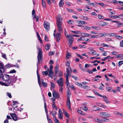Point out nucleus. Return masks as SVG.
Returning <instances> with one entry per match:
<instances>
[{
    "instance_id": "10",
    "label": "nucleus",
    "mask_w": 123,
    "mask_h": 123,
    "mask_svg": "<svg viewBox=\"0 0 123 123\" xmlns=\"http://www.w3.org/2000/svg\"><path fill=\"white\" fill-rule=\"evenodd\" d=\"M58 118L61 119L63 118V114L60 109H59L58 114Z\"/></svg>"
},
{
    "instance_id": "58",
    "label": "nucleus",
    "mask_w": 123,
    "mask_h": 123,
    "mask_svg": "<svg viewBox=\"0 0 123 123\" xmlns=\"http://www.w3.org/2000/svg\"><path fill=\"white\" fill-rule=\"evenodd\" d=\"M79 46L82 48H84L86 47V46L85 45H79Z\"/></svg>"
},
{
    "instance_id": "43",
    "label": "nucleus",
    "mask_w": 123,
    "mask_h": 123,
    "mask_svg": "<svg viewBox=\"0 0 123 123\" xmlns=\"http://www.w3.org/2000/svg\"><path fill=\"white\" fill-rule=\"evenodd\" d=\"M72 32L74 33H75L76 34H81V32L80 31H72Z\"/></svg>"
},
{
    "instance_id": "31",
    "label": "nucleus",
    "mask_w": 123,
    "mask_h": 123,
    "mask_svg": "<svg viewBox=\"0 0 123 123\" xmlns=\"http://www.w3.org/2000/svg\"><path fill=\"white\" fill-rule=\"evenodd\" d=\"M123 64V61H120L118 62V63L117 65L119 67L122 64Z\"/></svg>"
},
{
    "instance_id": "35",
    "label": "nucleus",
    "mask_w": 123,
    "mask_h": 123,
    "mask_svg": "<svg viewBox=\"0 0 123 123\" xmlns=\"http://www.w3.org/2000/svg\"><path fill=\"white\" fill-rule=\"evenodd\" d=\"M98 17L100 19H102L104 18V17L100 14L98 15Z\"/></svg>"
},
{
    "instance_id": "18",
    "label": "nucleus",
    "mask_w": 123,
    "mask_h": 123,
    "mask_svg": "<svg viewBox=\"0 0 123 123\" xmlns=\"http://www.w3.org/2000/svg\"><path fill=\"white\" fill-rule=\"evenodd\" d=\"M71 94V92H70L69 89H68L67 91V94L68 96L67 99H70Z\"/></svg>"
},
{
    "instance_id": "64",
    "label": "nucleus",
    "mask_w": 123,
    "mask_h": 123,
    "mask_svg": "<svg viewBox=\"0 0 123 123\" xmlns=\"http://www.w3.org/2000/svg\"><path fill=\"white\" fill-rule=\"evenodd\" d=\"M118 2L120 3L121 5L123 6V2L120 1H118Z\"/></svg>"
},
{
    "instance_id": "55",
    "label": "nucleus",
    "mask_w": 123,
    "mask_h": 123,
    "mask_svg": "<svg viewBox=\"0 0 123 123\" xmlns=\"http://www.w3.org/2000/svg\"><path fill=\"white\" fill-rule=\"evenodd\" d=\"M44 39L45 41H48L49 40L48 39V37L46 36L45 35V38H44Z\"/></svg>"
},
{
    "instance_id": "32",
    "label": "nucleus",
    "mask_w": 123,
    "mask_h": 123,
    "mask_svg": "<svg viewBox=\"0 0 123 123\" xmlns=\"http://www.w3.org/2000/svg\"><path fill=\"white\" fill-rule=\"evenodd\" d=\"M102 121H103L105 122H108L109 121V119L107 118H103V119H102Z\"/></svg>"
},
{
    "instance_id": "56",
    "label": "nucleus",
    "mask_w": 123,
    "mask_h": 123,
    "mask_svg": "<svg viewBox=\"0 0 123 123\" xmlns=\"http://www.w3.org/2000/svg\"><path fill=\"white\" fill-rule=\"evenodd\" d=\"M106 89L107 91H110L111 90V88L109 86V88L106 87Z\"/></svg>"
},
{
    "instance_id": "24",
    "label": "nucleus",
    "mask_w": 123,
    "mask_h": 123,
    "mask_svg": "<svg viewBox=\"0 0 123 123\" xmlns=\"http://www.w3.org/2000/svg\"><path fill=\"white\" fill-rule=\"evenodd\" d=\"M101 23H102V24H100V25L101 26L107 25L108 24V23L104 22H102Z\"/></svg>"
},
{
    "instance_id": "6",
    "label": "nucleus",
    "mask_w": 123,
    "mask_h": 123,
    "mask_svg": "<svg viewBox=\"0 0 123 123\" xmlns=\"http://www.w3.org/2000/svg\"><path fill=\"white\" fill-rule=\"evenodd\" d=\"M52 94L53 96L57 99H59L60 98V95L58 92L55 90H53Z\"/></svg>"
},
{
    "instance_id": "53",
    "label": "nucleus",
    "mask_w": 123,
    "mask_h": 123,
    "mask_svg": "<svg viewBox=\"0 0 123 123\" xmlns=\"http://www.w3.org/2000/svg\"><path fill=\"white\" fill-rule=\"evenodd\" d=\"M111 53L113 55H117V54L118 53H117V52L114 51V52H111Z\"/></svg>"
},
{
    "instance_id": "41",
    "label": "nucleus",
    "mask_w": 123,
    "mask_h": 123,
    "mask_svg": "<svg viewBox=\"0 0 123 123\" xmlns=\"http://www.w3.org/2000/svg\"><path fill=\"white\" fill-rule=\"evenodd\" d=\"M84 89H86V90H88L90 89V88L87 85L85 86H84L83 87Z\"/></svg>"
},
{
    "instance_id": "2",
    "label": "nucleus",
    "mask_w": 123,
    "mask_h": 123,
    "mask_svg": "<svg viewBox=\"0 0 123 123\" xmlns=\"http://www.w3.org/2000/svg\"><path fill=\"white\" fill-rule=\"evenodd\" d=\"M61 15L58 14L57 16V25L58 31L60 32H62V19L61 18Z\"/></svg>"
},
{
    "instance_id": "27",
    "label": "nucleus",
    "mask_w": 123,
    "mask_h": 123,
    "mask_svg": "<svg viewBox=\"0 0 123 123\" xmlns=\"http://www.w3.org/2000/svg\"><path fill=\"white\" fill-rule=\"evenodd\" d=\"M49 70V69L48 68L47 70L45 71H43L42 72V73L43 75L45 74L46 76L48 74V71Z\"/></svg>"
},
{
    "instance_id": "9",
    "label": "nucleus",
    "mask_w": 123,
    "mask_h": 123,
    "mask_svg": "<svg viewBox=\"0 0 123 123\" xmlns=\"http://www.w3.org/2000/svg\"><path fill=\"white\" fill-rule=\"evenodd\" d=\"M99 96L100 97H102L104 98L103 100L107 104H109L110 102L108 101V98L105 96H102L100 94H98Z\"/></svg>"
},
{
    "instance_id": "60",
    "label": "nucleus",
    "mask_w": 123,
    "mask_h": 123,
    "mask_svg": "<svg viewBox=\"0 0 123 123\" xmlns=\"http://www.w3.org/2000/svg\"><path fill=\"white\" fill-rule=\"evenodd\" d=\"M84 111H86L88 110V108L86 106H84V108L82 109Z\"/></svg>"
},
{
    "instance_id": "52",
    "label": "nucleus",
    "mask_w": 123,
    "mask_h": 123,
    "mask_svg": "<svg viewBox=\"0 0 123 123\" xmlns=\"http://www.w3.org/2000/svg\"><path fill=\"white\" fill-rule=\"evenodd\" d=\"M16 71L14 69H13V70L10 71L9 73H16Z\"/></svg>"
},
{
    "instance_id": "21",
    "label": "nucleus",
    "mask_w": 123,
    "mask_h": 123,
    "mask_svg": "<svg viewBox=\"0 0 123 123\" xmlns=\"http://www.w3.org/2000/svg\"><path fill=\"white\" fill-rule=\"evenodd\" d=\"M114 58V57H111V56H107V57L104 58V59H101V60L102 61H105L106 60V59H113Z\"/></svg>"
},
{
    "instance_id": "61",
    "label": "nucleus",
    "mask_w": 123,
    "mask_h": 123,
    "mask_svg": "<svg viewBox=\"0 0 123 123\" xmlns=\"http://www.w3.org/2000/svg\"><path fill=\"white\" fill-rule=\"evenodd\" d=\"M83 19L84 20H88L89 19V18H88L87 17L85 16V17H83Z\"/></svg>"
},
{
    "instance_id": "39",
    "label": "nucleus",
    "mask_w": 123,
    "mask_h": 123,
    "mask_svg": "<svg viewBox=\"0 0 123 123\" xmlns=\"http://www.w3.org/2000/svg\"><path fill=\"white\" fill-rule=\"evenodd\" d=\"M116 58H121L122 57H123V54H119L117 55L116 56Z\"/></svg>"
},
{
    "instance_id": "12",
    "label": "nucleus",
    "mask_w": 123,
    "mask_h": 123,
    "mask_svg": "<svg viewBox=\"0 0 123 123\" xmlns=\"http://www.w3.org/2000/svg\"><path fill=\"white\" fill-rule=\"evenodd\" d=\"M54 36L56 38L57 41L58 42L60 40V37H61V33H57L56 36H55V33L54 34Z\"/></svg>"
},
{
    "instance_id": "25",
    "label": "nucleus",
    "mask_w": 123,
    "mask_h": 123,
    "mask_svg": "<svg viewBox=\"0 0 123 123\" xmlns=\"http://www.w3.org/2000/svg\"><path fill=\"white\" fill-rule=\"evenodd\" d=\"M57 113V112L54 111L53 110H52L51 111L50 113V114H51L52 116L56 115Z\"/></svg>"
},
{
    "instance_id": "26",
    "label": "nucleus",
    "mask_w": 123,
    "mask_h": 123,
    "mask_svg": "<svg viewBox=\"0 0 123 123\" xmlns=\"http://www.w3.org/2000/svg\"><path fill=\"white\" fill-rule=\"evenodd\" d=\"M115 37L118 39H121L123 38V37L118 35H115Z\"/></svg>"
},
{
    "instance_id": "29",
    "label": "nucleus",
    "mask_w": 123,
    "mask_h": 123,
    "mask_svg": "<svg viewBox=\"0 0 123 123\" xmlns=\"http://www.w3.org/2000/svg\"><path fill=\"white\" fill-rule=\"evenodd\" d=\"M75 85L78 86H79L82 87V85L80 83H78L77 82H75Z\"/></svg>"
},
{
    "instance_id": "49",
    "label": "nucleus",
    "mask_w": 123,
    "mask_h": 123,
    "mask_svg": "<svg viewBox=\"0 0 123 123\" xmlns=\"http://www.w3.org/2000/svg\"><path fill=\"white\" fill-rule=\"evenodd\" d=\"M70 56V54L69 53H68L66 56V59H68Z\"/></svg>"
},
{
    "instance_id": "48",
    "label": "nucleus",
    "mask_w": 123,
    "mask_h": 123,
    "mask_svg": "<svg viewBox=\"0 0 123 123\" xmlns=\"http://www.w3.org/2000/svg\"><path fill=\"white\" fill-rule=\"evenodd\" d=\"M118 18H121L122 17H123V13H121L120 15L117 16Z\"/></svg>"
},
{
    "instance_id": "11",
    "label": "nucleus",
    "mask_w": 123,
    "mask_h": 123,
    "mask_svg": "<svg viewBox=\"0 0 123 123\" xmlns=\"http://www.w3.org/2000/svg\"><path fill=\"white\" fill-rule=\"evenodd\" d=\"M57 81L59 86H63V83L62 78H60L59 80H57Z\"/></svg>"
},
{
    "instance_id": "40",
    "label": "nucleus",
    "mask_w": 123,
    "mask_h": 123,
    "mask_svg": "<svg viewBox=\"0 0 123 123\" xmlns=\"http://www.w3.org/2000/svg\"><path fill=\"white\" fill-rule=\"evenodd\" d=\"M101 45L103 47H109V46L107 44H106L104 43H102L101 44Z\"/></svg>"
},
{
    "instance_id": "34",
    "label": "nucleus",
    "mask_w": 123,
    "mask_h": 123,
    "mask_svg": "<svg viewBox=\"0 0 123 123\" xmlns=\"http://www.w3.org/2000/svg\"><path fill=\"white\" fill-rule=\"evenodd\" d=\"M116 34L114 33H109V36L110 37H115Z\"/></svg>"
},
{
    "instance_id": "44",
    "label": "nucleus",
    "mask_w": 123,
    "mask_h": 123,
    "mask_svg": "<svg viewBox=\"0 0 123 123\" xmlns=\"http://www.w3.org/2000/svg\"><path fill=\"white\" fill-rule=\"evenodd\" d=\"M33 16L34 17V18H35L36 21L37 22L38 20V17L37 16H36V15H35L34 16Z\"/></svg>"
},
{
    "instance_id": "20",
    "label": "nucleus",
    "mask_w": 123,
    "mask_h": 123,
    "mask_svg": "<svg viewBox=\"0 0 123 123\" xmlns=\"http://www.w3.org/2000/svg\"><path fill=\"white\" fill-rule=\"evenodd\" d=\"M55 102H53V104L52 105V107L53 109H55L56 110H57V108L55 105Z\"/></svg>"
},
{
    "instance_id": "59",
    "label": "nucleus",
    "mask_w": 123,
    "mask_h": 123,
    "mask_svg": "<svg viewBox=\"0 0 123 123\" xmlns=\"http://www.w3.org/2000/svg\"><path fill=\"white\" fill-rule=\"evenodd\" d=\"M32 14L33 16H34L35 15H36L35 14V11L34 10H33L32 11Z\"/></svg>"
},
{
    "instance_id": "45",
    "label": "nucleus",
    "mask_w": 123,
    "mask_h": 123,
    "mask_svg": "<svg viewBox=\"0 0 123 123\" xmlns=\"http://www.w3.org/2000/svg\"><path fill=\"white\" fill-rule=\"evenodd\" d=\"M120 46L121 47H123V40L120 42Z\"/></svg>"
},
{
    "instance_id": "28",
    "label": "nucleus",
    "mask_w": 123,
    "mask_h": 123,
    "mask_svg": "<svg viewBox=\"0 0 123 123\" xmlns=\"http://www.w3.org/2000/svg\"><path fill=\"white\" fill-rule=\"evenodd\" d=\"M63 86H59V91L62 93L63 92L62 91L63 90Z\"/></svg>"
},
{
    "instance_id": "22",
    "label": "nucleus",
    "mask_w": 123,
    "mask_h": 123,
    "mask_svg": "<svg viewBox=\"0 0 123 123\" xmlns=\"http://www.w3.org/2000/svg\"><path fill=\"white\" fill-rule=\"evenodd\" d=\"M50 48V44H47L45 46V48L47 50H48Z\"/></svg>"
},
{
    "instance_id": "51",
    "label": "nucleus",
    "mask_w": 123,
    "mask_h": 123,
    "mask_svg": "<svg viewBox=\"0 0 123 123\" xmlns=\"http://www.w3.org/2000/svg\"><path fill=\"white\" fill-rule=\"evenodd\" d=\"M7 94L8 96L10 98H11L12 97V96L11 95V94L9 92H7Z\"/></svg>"
},
{
    "instance_id": "50",
    "label": "nucleus",
    "mask_w": 123,
    "mask_h": 123,
    "mask_svg": "<svg viewBox=\"0 0 123 123\" xmlns=\"http://www.w3.org/2000/svg\"><path fill=\"white\" fill-rule=\"evenodd\" d=\"M70 63L68 61H67L66 62V65L67 66L69 67L70 66Z\"/></svg>"
},
{
    "instance_id": "63",
    "label": "nucleus",
    "mask_w": 123,
    "mask_h": 123,
    "mask_svg": "<svg viewBox=\"0 0 123 123\" xmlns=\"http://www.w3.org/2000/svg\"><path fill=\"white\" fill-rule=\"evenodd\" d=\"M55 52L53 51L50 52L49 54V55H53L54 54Z\"/></svg>"
},
{
    "instance_id": "1",
    "label": "nucleus",
    "mask_w": 123,
    "mask_h": 123,
    "mask_svg": "<svg viewBox=\"0 0 123 123\" xmlns=\"http://www.w3.org/2000/svg\"><path fill=\"white\" fill-rule=\"evenodd\" d=\"M3 80L6 83H4L0 81V84L1 85L7 86L13 85V83H15L17 80V77L14 76H10L9 75L5 74L2 77Z\"/></svg>"
},
{
    "instance_id": "3",
    "label": "nucleus",
    "mask_w": 123,
    "mask_h": 123,
    "mask_svg": "<svg viewBox=\"0 0 123 123\" xmlns=\"http://www.w3.org/2000/svg\"><path fill=\"white\" fill-rule=\"evenodd\" d=\"M67 74L65 73L64 75L66 78V83L67 86H68L69 84L68 82V76H71V73L72 72L71 68V67H69L67 68L66 69Z\"/></svg>"
},
{
    "instance_id": "4",
    "label": "nucleus",
    "mask_w": 123,
    "mask_h": 123,
    "mask_svg": "<svg viewBox=\"0 0 123 123\" xmlns=\"http://www.w3.org/2000/svg\"><path fill=\"white\" fill-rule=\"evenodd\" d=\"M38 53L37 58L38 62L40 63L42 61L43 54L42 52V50L40 48L38 49Z\"/></svg>"
},
{
    "instance_id": "42",
    "label": "nucleus",
    "mask_w": 123,
    "mask_h": 123,
    "mask_svg": "<svg viewBox=\"0 0 123 123\" xmlns=\"http://www.w3.org/2000/svg\"><path fill=\"white\" fill-rule=\"evenodd\" d=\"M42 84L43 87H46L47 86V84L46 82H43V83Z\"/></svg>"
},
{
    "instance_id": "17",
    "label": "nucleus",
    "mask_w": 123,
    "mask_h": 123,
    "mask_svg": "<svg viewBox=\"0 0 123 123\" xmlns=\"http://www.w3.org/2000/svg\"><path fill=\"white\" fill-rule=\"evenodd\" d=\"M63 113L64 114L66 117L67 118H68L69 116V115L68 113L64 109H63Z\"/></svg>"
},
{
    "instance_id": "5",
    "label": "nucleus",
    "mask_w": 123,
    "mask_h": 123,
    "mask_svg": "<svg viewBox=\"0 0 123 123\" xmlns=\"http://www.w3.org/2000/svg\"><path fill=\"white\" fill-rule=\"evenodd\" d=\"M66 37L69 38L68 44L69 47H70L72 44L73 41V36H71V35H68L67 36H66Z\"/></svg>"
},
{
    "instance_id": "37",
    "label": "nucleus",
    "mask_w": 123,
    "mask_h": 123,
    "mask_svg": "<svg viewBox=\"0 0 123 123\" xmlns=\"http://www.w3.org/2000/svg\"><path fill=\"white\" fill-rule=\"evenodd\" d=\"M83 34H84V36H83L84 37H84H87L88 36H89L90 37V36L91 35V34H88L87 33H83Z\"/></svg>"
},
{
    "instance_id": "19",
    "label": "nucleus",
    "mask_w": 123,
    "mask_h": 123,
    "mask_svg": "<svg viewBox=\"0 0 123 123\" xmlns=\"http://www.w3.org/2000/svg\"><path fill=\"white\" fill-rule=\"evenodd\" d=\"M100 34V37H105L106 36H109V33H105L103 34L102 33H99Z\"/></svg>"
},
{
    "instance_id": "46",
    "label": "nucleus",
    "mask_w": 123,
    "mask_h": 123,
    "mask_svg": "<svg viewBox=\"0 0 123 123\" xmlns=\"http://www.w3.org/2000/svg\"><path fill=\"white\" fill-rule=\"evenodd\" d=\"M71 76L75 80H78V78L74 75Z\"/></svg>"
},
{
    "instance_id": "38",
    "label": "nucleus",
    "mask_w": 123,
    "mask_h": 123,
    "mask_svg": "<svg viewBox=\"0 0 123 123\" xmlns=\"http://www.w3.org/2000/svg\"><path fill=\"white\" fill-rule=\"evenodd\" d=\"M64 4V2H63L60 1L59 3V6L60 7L62 6Z\"/></svg>"
},
{
    "instance_id": "8",
    "label": "nucleus",
    "mask_w": 123,
    "mask_h": 123,
    "mask_svg": "<svg viewBox=\"0 0 123 123\" xmlns=\"http://www.w3.org/2000/svg\"><path fill=\"white\" fill-rule=\"evenodd\" d=\"M44 26L45 28L47 30H48L50 28V24L49 23L46 21H44Z\"/></svg>"
},
{
    "instance_id": "54",
    "label": "nucleus",
    "mask_w": 123,
    "mask_h": 123,
    "mask_svg": "<svg viewBox=\"0 0 123 123\" xmlns=\"http://www.w3.org/2000/svg\"><path fill=\"white\" fill-rule=\"evenodd\" d=\"M87 72L89 74H92L93 73L92 71L88 69H87Z\"/></svg>"
},
{
    "instance_id": "30",
    "label": "nucleus",
    "mask_w": 123,
    "mask_h": 123,
    "mask_svg": "<svg viewBox=\"0 0 123 123\" xmlns=\"http://www.w3.org/2000/svg\"><path fill=\"white\" fill-rule=\"evenodd\" d=\"M42 3L43 7H45L46 4L45 1L43 0H42Z\"/></svg>"
},
{
    "instance_id": "36",
    "label": "nucleus",
    "mask_w": 123,
    "mask_h": 123,
    "mask_svg": "<svg viewBox=\"0 0 123 123\" xmlns=\"http://www.w3.org/2000/svg\"><path fill=\"white\" fill-rule=\"evenodd\" d=\"M84 40V37L83 36H82L80 37L78 40L77 41L78 42H80V41L81 40Z\"/></svg>"
},
{
    "instance_id": "23",
    "label": "nucleus",
    "mask_w": 123,
    "mask_h": 123,
    "mask_svg": "<svg viewBox=\"0 0 123 123\" xmlns=\"http://www.w3.org/2000/svg\"><path fill=\"white\" fill-rule=\"evenodd\" d=\"M94 119L96 121L99 123H100L102 121V119H101L97 117L95 118Z\"/></svg>"
},
{
    "instance_id": "47",
    "label": "nucleus",
    "mask_w": 123,
    "mask_h": 123,
    "mask_svg": "<svg viewBox=\"0 0 123 123\" xmlns=\"http://www.w3.org/2000/svg\"><path fill=\"white\" fill-rule=\"evenodd\" d=\"M97 52L95 50H92L91 51V53L92 54L95 55L96 54Z\"/></svg>"
},
{
    "instance_id": "13",
    "label": "nucleus",
    "mask_w": 123,
    "mask_h": 123,
    "mask_svg": "<svg viewBox=\"0 0 123 123\" xmlns=\"http://www.w3.org/2000/svg\"><path fill=\"white\" fill-rule=\"evenodd\" d=\"M10 115L14 121H16L17 120V117L15 114L14 113H10Z\"/></svg>"
},
{
    "instance_id": "7",
    "label": "nucleus",
    "mask_w": 123,
    "mask_h": 123,
    "mask_svg": "<svg viewBox=\"0 0 123 123\" xmlns=\"http://www.w3.org/2000/svg\"><path fill=\"white\" fill-rule=\"evenodd\" d=\"M100 116L102 117H110V115L108 113L102 112L100 113Z\"/></svg>"
},
{
    "instance_id": "14",
    "label": "nucleus",
    "mask_w": 123,
    "mask_h": 123,
    "mask_svg": "<svg viewBox=\"0 0 123 123\" xmlns=\"http://www.w3.org/2000/svg\"><path fill=\"white\" fill-rule=\"evenodd\" d=\"M100 34L99 33H98V35H91V34L90 36L89 37L91 38H97L99 37H100Z\"/></svg>"
},
{
    "instance_id": "57",
    "label": "nucleus",
    "mask_w": 123,
    "mask_h": 123,
    "mask_svg": "<svg viewBox=\"0 0 123 123\" xmlns=\"http://www.w3.org/2000/svg\"><path fill=\"white\" fill-rule=\"evenodd\" d=\"M105 78H106V80L107 81H109L110 80V79L108 77V76H107V75L105 74Z\"/></svg>"
},
{
    "instance_id": "62",
    "label": "nucleus",
    "mask_w": 123,
    "mask_h": 123,
    "mask_svg": "<svg viewBox=\"0 0 123 123\" xmlns=\"http://www.w3.org/2000/svg\"><path fill=\"white\" fill-rule=\"evenodd\" d=\"M54 121L55 123H60V122L59 120L57 119H55V120Z\"/></svg>"
},
{
    "instance_id": "33",
    "label": "nucleus",
    "mask_w": 123,
    "mask_h": 123,
    "mask_svg": "<svg viewBox=\"0 0 123 123\" xmlns=\"http://www.w3.org/2000/svg\"><path fill=\"white\" fill-rule=\"evenodd\" d=\"M84 28L85 30H89L91 29V27H88L86 26H84Z\"/></svg>"
},
{
    "instance_id": "15",
    "label": "nucleus",
    "mask_w": 123,
    "mask_h": 123,
    "mask_svg": "<svg viewBox=\"0 0 123 123\" xmlns=\"http://www.w3.org/2000/svg\"><path fill=\"white\" fill-rule=\"evenodd\" d=\"M70 99H67V106L68 108L69 109L71 108L70 105Z\"/></svg>"
},
{
    "instance_id": "16",
    "label": "nucleus",
    "mask_w": 123,
    "mask_h": 123,
    "mask_svg": "<svg viewBox=\"0 0 123 123\" xmlns=\"http://www.w3.org/2000/svg\"><path fill=\"white\" fill-rule=\"evenodd\" d=\"M49 76L50 77L51 79H52L53 77L54 74V72L53 70H49Z\"/></svg>"
}]
</instances>
